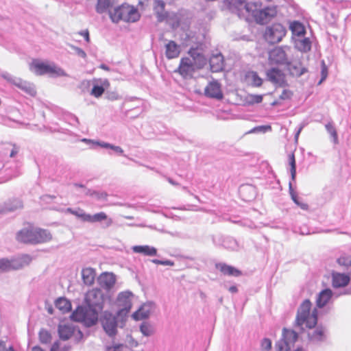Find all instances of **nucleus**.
<instances>
[{
  "label": "nucleus",
  "mask_w": 351,
  "mask_h": 351,
  "mask_svg": "<svg viewBox=\"0 0 351 351\" xmlns=\"http://www.w3.org/2000/svg\"><path fill=\"white\" fill-rule=\"evenodd\" d=\"M181 52L180 45L173 40H169L165 45V56L168 60L176 58Z\"/></svg>",
  "instance_id": "obj_24"
},
{
  "label": "nucleus",
  "mask_w": 351,
  "mask_h": 351,
  "mask_svg": "<svg viewBox=\"0 0 351 351\" xmlns=\"http://www.w3.org/2000/svg\"><path fill=\"white\" fill-rule=\"evenodd\" d=\"M261 349L264 351H269L271 348V341L268 338H264L261 343Z\"/></svg>",
  "instance_id": "obj_55"
},
{
  "label": "nucleus",
  "mask_w": 351,
  "mask_h": 351,
  "mask_svg": "<svg viewBox=\"0 0 351 351\" xmlns=\"http://www.w3.org/2000/svg\"><path fill=\"white\" fill-rule=\"evenodd\" d=\"M228 291L232 293H235L238 291L237 286L233 285L229 287Z\"/></svg>",
  "instance_id": "obj_63"
},
{
  "label": "nucleus",
  "mask_w": 351,
  "mask_h": 351,
  "mask_svg": "<svg viewBox=\"0 0 351 351\" xmlns=\"http://www.w3.org/2000/svg\"><path fill=\"white\" fill-rule=\"evenodd\" d=\"M286 32V29L282 25L274 23L266 28L264 37L269 43L276 44L282 40Z\"/></svg>",
  "instance_id": "obj_10"
},
{
  "label": "nucleus",
  "mask_w": 351,
  "mask_h": 351,
  "mask_svg": "<svg viewBox=\"0 0 351 351\" xmlns=\"http://www.w3.org/2000/svg\"><path fill=\"white\" fill-rule=\"evenodd\" d=\"M350 277L344 274L336 273L332 274V286L335 288L344 287L348 285Z\"/></svg>",
  "instance_id": "obj_31"
},
{
  "label": "nucleus",
  "mask_w": 351,
  "mask_h": 351,
  "mask_svg": "<svg viewBox=\"0 0 351 351\" xmlns=\"http://www.w3.org/2000/svg\"><path fill=\"white\" fill-rule=\"evenodd\" d=\"M104 221V227L107 228L112 225V220L108 218L107 215L104 212H100L94 215H87L86 222L95 223Z\"/></svg>",
  "instance_id": "obj_25"
},
{
  "label": "nucleus",
  "mask_w": 351,
  "mask_h": 351,
  "mask_svg": "<svg viewBox=\"0 0 351 351\" xmlns=\"http://www.w3.org/2000/svg\"><path fill=\"white\" fill-rule=\"evenodd\" d=\"M213 244L217 247L222 246L230 250H237L239 243L236 239L231 237H223L222 235L212 236Z\"/></svg>",
  "instance_id": "obj_15"
},
{
  "label": "nucleus",
  "mask_w": 351,
  "mask_h": 351,
  "mask_svg": "<svg viewBox=\"0 0 351 351\" xmlns=\"http://www.w3.org/2000/svg\"><path fill=\"white\" fill-rule=\"evenodd\" d=\"M188 53L191 58V60H193L194 62L199 66V68H203L204 66L206 60L203 53H201L198 49L191 47Z\"/></svg>",
  "instance_id": "obj_29"
},
{
  "label": "nucleus",
  "mask_w": 351,
  "mask_h": 351,
  "mask_svg": "<svg viewBox=\"0 0 351 351\" xmlns=\"http://www.w3.org/2000/svg\"><path fill=\"white\" fill-rule=\"evenodd\" d=\"M266 79L276 87H285L288 86L286 75L278 68H271L266 71Z\"/></svg>",
  "instance_id": "obj_14"
},
{
  "label": "nucleus",
  "mask_w": 351,
  "mask_h": 351,
  "mask_svg": "<svg viewBox=\"0 0 351 351\" xmlns=\"http://www.w3.org/2000/svg\"><path fill=\"white\" fill-rule=\"evenodd\" d=\"M133 293L130 291L120 292L117 298V305L119 309L117 314L118 317H121V319L127 317L128 313L132 308V298Z\"/></svg>",
  "instance_id": "obj_7"
},
{
  "label": "nucleus",
  "mask_w": 351,
  "mask_h": 351,
  "mask_svg": "<svg viewBox=\"0 0 351 351\" xmlns=\"http://www.w3.org/2000/svg\"><path fill=\"white\" fill-rule=\"evenodd\" d=\"M263 97L262 95H248L247 97V101L249 104L253 105L255 104H260L263 101Z\"/></svg>",
  "instance_id": "obj_49"
},
{
  "label": "nucleus",
  "mask_w": 351,
  "mask_h": 351,
  "mask_svg": "<svg viewBox=\"0 0 351 351\" xmlns=\"http://www.w3.org/2000/svg\"><path fill=\"white\" fill-rule=\"evenodd\" d=\"M245 78L249 85L252 87H260L262 86L263 80L259 77L258 73L254 71L247 72L245 74Z\"/></svg>",
  "instance_id": "obj_33"
},
{
  "label": "nucleus",
  "mask_w": 351,
  "mask_h": 351,
  "mask_svg": "<svg viewBox=\"0 0 351 351\" xmlns=\"http://www.w3.org/2000/svg\"><path fill=\"white\" fill-rule=\"evenodd\" d=\"M5 212H13L23 207L22 201L19 198L9 199L3 203Z\"/></svg>",
  "instance_id": "obj_35"
},
{
  "label": "nucleus",
  "mask_w": 351,
  "mask_h": 351,
  "mask_svg": "<svg viewBox=\"0 0 351 351\" xmlns=\"http://www.w3.org/2000/svg\"><path fill=\"white\" fill-rule=\"evenodd\" d=\"M210 70L213 73H217L223 70L224 66L223 56L221 53L213 55L209 60Z\"/></svg>",
  "instance_id": "obj_26"
},
{
  "label": "nucleus",
  "mask_w": 351,
  "mask_h": 351,
  "mask_svg": "<svg viewBox=\"0 0 351 351\" xmlns=\"http://www.w3.org/2000/svg\"><path fill=\"white\" fill-rule=\"evenodd\" d=\"M93 317V313H90L87 306H79L71 313V319L73 321L84 323L88 326H92L96 324H92L91 319Z\"/></svg>",
  "instance_id": "obj_13"
},
{
  "label": "nucleus",
  "mask_w": 351,
  "mask_h": 351,
  "mask_svg": "<svg viewBox=\"0 0 351 351\" xmlns=\"http://www.w3.org/2000/svg\"><path fill=\"white\" fill-rule=\"evenodd\" d=\"M118 317L117 314L113 315L109 311H104L101 317V324L106 333L110 337H112L117 335V326H118Z\"/></svg>",
  "instance_id": "obj_8"
},
{
  "label": "nucleus",
  "mask_w": 351,
  "mask_h": 351,
  "mask_svg": "<svg viewBox=\"0 0 351 351\" xmlns=\"http://www.w3.org/2000/svg\"><path fill=\"white\" fill-rule=\"evenodd\" d=\"M215 268L225 276L239 277L242 275L241 270L225 263H217Z\"/></svg>",
  "instance_id": "obj_22"
},
{
  "label": "nucleus",
  "mask_w": 351,
  "mask_h": 351,
  "mask_svg": "<svg viewBox=\"0 0 351 351\" xmlns=\"http://www.w3.org/2000/svg\"><path fill=\"white\" fill-rule=\"evenodd\" d=\"M140 331L145 337H149L154 332L153 327L146 322L140 325Z\"/></svg>",
  "instance_id": "obj_45"
},
{
  "label": "nucleus",
  "mask_w": 351,
  "mask_h": 351,
  "mask_svg": "<svg viewBox=\"0 0 351 351\" xmlns=\"http://www.w3.org/2000/svg\"><path fill=\"white\" fill-rule=\"evenodd\" d=\"M10 271L9 259L7 258H0V272Z\"/></svg>",
  "instance_id": "obj_53"
},
{
  "label": "nucleus",
  "mask_w": 351,
  "mask_h": 351,
  "mask_svg": "<svg viewBox=\"0 0 351 351\" xmlns=\"http://www.w3.org/2000/svg\"><path fill=\"white\" fill-rule=\"evenodd\" d=\"M0 76L4 79L8 83L13 85L27 95L34 97L36 95L35 86L29 82L25 81L21 78L12 75L7 71L0 73Z\"/></svg>",
  "instance_id": "obj_5"
},
{
  "label": "nucleus",
  "mask_w": 351,
  "mask_h": 351,
  "mask_svg": "<svg viewBox=\"0 0 351 351\" xmlns=\"http://www.w3.org/2000/svg\"><path fill=\"white\" fill-rule=\"evenodd\" d=\"M79 34L84 38L85 40L87 43H88L90 41L89 32L87 29L83 30V31L80 32Z\"/></svg>",
  "instance_id": "obj_60"
},
{
  "label": "nucleus",
  "mask_w": 351,
  "mask_h": 351,
  "mask_svg": "<svg viewBox=\"0 0 351 351\" xmlns=\"http://www.w3.org/2000/svg\"><path fill=\"white\" fill-rule=\"evenodd\" d=\"M293 95V93L291 90L287 89H284L281 95H280L279 98L281 100H286L291 99V96Z\"/></svg>",
  "instance_id": "obj_58"
},
{
  "label": "nucleus",
  "mask_w": 351,
  "mask_h": 351,
  "mask_svg": "<svg viewBox=\"0 0 351 351\" xmlns=\"http://www.w3.org/2000/svg\"><path fill=\"white\" fill-rule=\"evenodd\" d=\"M312 304L309 300H305L298 309L295 326L302 329L304 325L306 328H313L317 323V312L314 309L310 313Z\"/></svg>",
  "instance_id": "obj_2"
},
{
  "label": "nucleus",
  "mask_w": 351,
  "mask_h": 351,
  "mask_svg": "<svg viewBox=\"0 0 351 351\" xmlns=\"http://www.w3.org/2000/svg\"><path fill=\"white\" fill-rule=\"evenodd\" d=\"M16 239L21 243L35 245L50 241L51 239V234L47 230L27 228L18 232Z\"/></svg>",
  "instance_id": "obj_1"
},
{
  "label": "nucleus",
  "mask_w": 351,
  "mask_h": 351,
  "mask_svg": "<svg viewBox=\"0 0 351 351\" xmlns=\"http://www.w3.org/2000/svg\"><path fill=\"white\" fill-rule=\"evenodd\" d=\"M160 265H167V266H173L174 265V263L171 260H161Z\"/></svg>",
  "instance_id": "obj_62"
},
{
  "label": "nucleus",
  "mask_w": 351,
  "mask_h": 351,
  "mask_svg": "<svg viewBox=\"0 0 351 351\" xmlns=\"http://www.w3.org/2000/svg\"><path fill=\"white\" fill-rule=\"evenodd\" d=\"M116 282V276L112 273H103L99 278V283L101 286L107 289H111Z\"/></svg>",
  "instance_id": "obj_27"
},
{
  "label": "nucleus",
  "mask_w": 351,
  "mask_h": 351,
  "mask_svg": "<svg viewBox=\"0 0 351 351\" xmlns=\"http://www.w3.org/2000/svg\"><path fill=\"white\" fill-rule=\"evenodd\" d=\"M99 68H100V69H101L103 70L107 71H110V68L108 65H106V64H101L99 66Z\"/></svg>",
  "instance_id": "obj_64"
},
{
  "label": "nucleus",
  "mask_w": 351,
  "mask_h": 351,
  "mask_svg": "<svg viewBox=\"0 0 351 351\" xmlns=\"http://www.w3.org/2000/svg\"><path fill=\"white\" fill-rule=\"evenodd\" d=\"M60 339L66 341L69 339L74 333V328L70 324H59L58 329Z\"/></svg>",
  "instance_id": "obj_30"
},
{
  "label": "nucleus",
  "mask_w": 351,
  "mask_h": 351,
  "mask_svg": "<svg viewBox=\"0 0 351 351\" xmlns=\"http://www.w3.org/2000/svg\"><path fill=\"white\" fill-rule=\"evenodd\" d=\"M110 5V0H97L96 12L99 14L105 12Z\"/></svg>",
  "instance_id": "obj_43"
},
{
  "label": "nucleus",
  "mask_w": 351,
  "mask_h": 351,
  "mask_svg": "<svg viewBox=\"0 0 351 351\" xmlns=\"http://www.w3.org/2000/svg\"><path fill=\"white\" fill-rule=\"evenodd\" d=\"M66 119L68 123L71 125L77 126L80 124L78 118L73 114H69L66 116Z\"/></svg>",
  "instance_id": "obj_56"
},
{
  "label": "nucleus",
  "mask_w": 351,
  "mask_h": 351,
  "mask_svg": "<svg viewBox=\"0 0 351 351\" xmlns=\"http://www.w3.org/2000/svg\"><path fill=\"white\" fill-rule=\"evenodd\" d=\"M321 75H322V78L319 82V84L322 83V82H323L324 80H325L328 75V68H327L324 61L322 62Z\"/></svg>",
  "instance_id": "obj_57"
},
{
  "label": "nucleus",
  "mask_w": 351,
  "mask_h": 351,
  "mask_svg": "<svg viewBox=\"0 0 351 351\" xmlns=\"http://www.w3.org/2000/svg\"><path fill=\"white\" fill-rule=\"evenodd\" d=\"M32 256L29 254H22L9 259L10 270H18L28 265L32 262Z\"/></svg>",
  "instance_id": "obj_19"
},
{
  "label": "nucleus",
  "mask_w": 351,
  "mask_h": 351,
  "mask_svg": "<svg viewBox=\"0 0 351 351\" xmlns=\"http://www.w3.org/2000/svg\"><path fill=\"white\" fill-rule=\"evenodd\" d=\"M80 141L84 142V143H86L87 145H88L90 146V148H91V149H95V147L97 146L100 147V144L102 142L101 141H95V140L88 139V138H82L80 140Z\"/></svg>",
  "instance_id": "obj_54"
},
{
  "label": "nucleus",
  "mask_w": 351,
  "mask_h": 351,
  "mask_svg": "<svg viewBox=\"0 0 351 351\" xmlns=\"http://www.w3.org/2000/svg\"><path fill=\"white\" fill-rule=\"evenodd\" d=\"M271 127L270 125H259V126H256V127H254V128H252L250 132L249 133H258V132H261V133H265L268 131H271Z\"/></svg>",
  "instance_id": "obj_51"
},
{
  "label": "nucleus",
  "mask_w": 351,
  "mask_h": 351,
  "mask_svg": "<svg viewBox=\"0 0 351 351\" xmlns=\"http://www.w3.org/2000/svg\"><path fill=\"white\" fill-rule=\"evenodd\" d=\"M286 65L289 75L294 77H300L308 72V69L298 60L288 61Z\"/></svg>",
  "instance_id": "obj_17"
},
{
  "label": "nucleus",
  "mask_w": 351,
  "mask_h": 351,
  "mask_svg": "<svg viewBox=\"0 0 351 351\" xmlns=\"http://www.w3.org/2000/svg\"><path fill=\"white\" fill-rule=\"evenodd\" d=\"M82 278L86 285H92L95 279L96 273L94 269L91 267H85L82 270Z\"/></svg>",
  "instance_id": "obj_32"
},
{
  "label": "nucleus",
  "mask_w": 351,
  "mask_h": 351,
  "mask_svg": "<svg viewBox=\"0 0 351 351\" xmlns=\"http://www.w3.org/2000/svg\"><path fill=\"white\" fill-rule=\"evenodd\" d=\"M269 60L272 64H287L288 59L282 47H275L269 52Z\"/></svg>",
  "instance_id": "obj_16"
},
{
  "label": "nucleus",
  "mask_w": 351,
  "mask_h": 351,
  "mask_svg": "<svg viewBox=\"0 0 351 351\" xmlns=\"http://www.w3.org/2000/svg\"><path fill=\"white\" fill-rule=\"evenodd\" d=\"M110 18L114 23L123 21L129 23L137 21L140 15L137 9L128 4H122L109 12Z\"/></svg>",
  "instance_id": "obj_3"
},
{
  "label": "nucleus",
  "mask_w": 351,
  "mask_h": 351,
  "mask_svg": "<svg viewBox=\"0 0 351 351\" xmlns=\"http://www.w3.org/2000/svg\"><path fill=\"white\" fill-rule=\"evenodd\" d=\"M289 191L291 199L293 201V202L302 210H307L308 209V205L306 203L302 202L301 201V198L298 197V194L294 191L291 182H289Z\"/></svg>",
  "instance_id": "obj_37"
},
{
  "label": "nucleus",
  "mask_w": 351,
  "mask_h": 351,
  "mask_svg": "<svg viewBox=\"0 0 351 351\" xmlns=\"http://www.w3.org/2000/svg\"><path fill=\"white\" fill-rule=\"evenodd\" d=\"M66 213L72 214L77 217L80 218L83 221H86L87 215L82 209L77 208L73 209L71 208H67L65 210Z\"/></svg>",
  "instance_id": "obj_41"
},
{
  "label": "nucleus",
  "mask_w": 351,
  "mask_h": 351,
  "mask_svg": "<svg viewBox=\"0 0 351 351\" xmlns=\"http://www.w3.org/2000/svg\"><path fill=\"white\" fill-rule=\"evenodd\" d=\"M200 69L201 68H199V66L195 64L193 60H191L190 58L184 57L180 60L177 72L184 78L188 79L191 78L193 73Z\"/></svg>",
  "instance_id": "obj_12"
},
{
  "label": "nucleus",
  "mask_w": 351,
  "mask_h": 351,
  "mask_svg": "<svg viewBox=\"0 0 351 351\" xmlns=\"http://www.w3.org/2000/svg\"><path fill=\"white\" fill-rule=\"evenodd\" d=\"M50 351H65L60 350V343L58 341H56L51 346Z\"/></svg>",
  "instance_id": "obj_61"
},
{
  "label": "nucleus",
  "mask_w": 351,
  "mask_h": 351,
  "mask_svg": "<svg viewBox=\"0 0 351 351\" xmlns=\"http://www.w3.org/2000/svg\"><path fill=\"white\" fill-rule=\"evenodd\" d=\"M295 48L302 52H308L311 49V42L308 38H299L295 41Z\"/></svg>",
  "instance_id": "obj_38"
},
{
  "label": "nucleus",
  "mask_w": 351,
  "mask_h": 351,
  "mask_svg": "<svg viewBox=\"0 0 351 351\" xmlns=\"http://www.w3.org/2000/svg\"><path fill=\"white\" fill-rule=\"evenodd\" d=\"M289 28L293 36H303L306 34V29L304 25L298 21H293L291 22Z\"/></svg>",
  "instance_id": "obj_36"
},
{
  "label": "nucleus",
  "mask_w": 351,
  "mask_h": 351,
  "mask_svg": "<svg viewBox=\"0 0 351 351\" xmlns=\"http://www.w3.org/2000/svg\"><path fill=\"white\" fill-rule=\"evenodd\" d=\"M87 307L90 313H93V317L91 319L92 324H97L98 315L103 308L105 301V296L99 289H93L89 291L86 297Z\"/></svg>",
  "instance_id": "obj_4"
},
{
  "label": "nucleus",
  "mask_w": 351,
  "mask_h": 351,
  "mask_svg": "<svg viewBox=\"0 0 351 351\" xmlns=\"http://www.w3.org/2000/svg\"><path fill=\"white\" fill-rule=\"evenodd\" d=\"M5 124L7 125H9L10 127L20 128V127L29 125V123H25L19 121L11 120L10 119L8 120H5Z\"/></svg>",
  "instance_id": "obj_52"
},
{
  "label": "nucleus",
  "mask_w": 351,
  "mask_h": 351,
  "mask_svg": "<svg viewBox=\"0 0 351 351\" xmlns=\"http://www.w3.org/2000/svg\"><path fill=\"white\" fill-rule=\"evenodd\" d=\"M30 69L38 75H43L45 74H51L55 76H66V72L60 67L55 65H50L43 62L34 60L31 66Z\"/></svg>",
  "instance_id": "obj_6"
},
{
  "label": "nucleus",
  "mask_w": 351,
  "mask_h": 351,
  "mask_svg": "<svg viewBox=\"0 0 351 351\" xmlns=\"http://www.w3.org/2000/svg\"><path fill=\"white\" fill-rule=\"evenodd\" d=\"M325 128L327 131V132L330 135V137L332 138V142L335 145H337L339 143V138H338V134L337 130L334 125V123L332 121H329L325 125Z\"/></svg>",
  "instance_id": "obj_39"
},
{
  "label": "nucleus",
  "mask_w": 351,
  "mask_h": 351,
  "mask_svg": "<svg viewBox=\"0 0 351 351\" xmlns=\"http://www.w3.org/2000/svg\"><path fill=\"white\" fill-rule=\"evenodd\" d=\"M155 308V304L152 302H148L143 304L138 311L134 312L132 315L135 320H141L147 319L149 317L152 312Z\"/></svg>",
  "instance_id": "obj_21"
},
{
  "label": "nucleus",
  "mask_w": 351,
  "mask_h": 351,
  "mask_svg": "<svg viewBox=\"0 0 351 351\" xmlns=\"http://www.w3.org/2000/svg\"><path fill=\"white\" fill-rule=\"evenodd\" d=\"M239 193L241 195H244L245 193H250V197L245 199V201H250L255 196V189L252 185H242L239 188Z\"/></svg>",
  "instance_id": "obj_42"
},
{
  "label": "nucleus",
  "mask_w": 351,
  "mask_h": 351,
  "mask_svg": "<svg viewBox=\"0 0 351 351\" xmlns=\"http://www.w3.org/2000/svg\"><path fill=\"white\" fill-rule=\"evenodd\" d=\"M289 165L291 166L290 171L291 176V180H295L296 176V163L294 154H291L289 156Z\"/></svg>",
  "instance_id": "obj_46"
},
{
  "label": "nucleus",
  "mask_w": 351,
  "mask_h": 351,
  "mask_svg": "<svg viewBox=\"0 0 351 351\" xmlns=\"http://www.w3.org/2000/svg\"><path fill=\"white\" fill-rule=\"evenodd\" d=\"M154 11L158 22H162L168 17L165 11V3L162 0H155L154 2Z\"/></svg>",
  "instance_id": "obj_23"
},
{
  "label": "nucleus",
  "mask_w": 351,
  "mask_h": 351,
  "mask_svg": "<svg viewBox=\"0 0 351 351\" xmlns=\"http://www.w3.org/2000/svg\"><path fill=\"white\" fill-rule=\"evenodd\" d=\"M72 49L74 50L75 53L79 56L84 59L86 58V52L81 48L75 46H72Z\"/></svg>",
  "instance_id": "obj_59"
},
{
  "label": "nucleus",
  "mask_w": 351,
  "mask_h": 351,
  "mask_svg": "<svg viewBox=\"0 0 351 351\" xmlns=\"http://www.w3.org/2000/svg\"><path fill=\"white\" fill-rule=\"evenodd\" d=\"M56 306L62 311L66 313L71 310V304L69 300L64 298H60L56 301Z\"/></svg>",
  "instance_id": "obj_40"
},
{
  "label": "nucleus",
  "mask_w": 351,
  "mask_h": 351,
  "mask_svg": "<svg viewBox=\"0 0 351 351\" xmlns=\"http://www.w3.org/2000/svg\"><path fill=\"white\" fill-rule=\"evenodd\" d=\"M39 339L43 343H48L51 340V335L48 330L41 329L39 332Z\"/></svg>",
  "instance_id": "obj_47"
},
{
  "label": "nucleus",
  "mask_w": 351,
  "mask_h": 351,
  "mask_svg": "<svg viewBox=\"0 0 351 351\" xmlns=\"http://www.w3.org/2000/svg\"><path fill=\"white\" fill-rule=\"evenodd\" d=\"M204 94L207 97L221 99L223 93L221 84L217 81L210 82L204 89Z\"/></svg>",
  "instance_id": "obj_18"
},
{
  "label": "nucleus",
  "mask_w": 351,
  "mask_h": 351,
  "mask_svg": "<svg viewBox=\"0 0 351 351\" xmlns=\"http://www.w3.org/2000/svg\"><path fill=\"white\" fill-rule=\"evenodd\" d=\"M337 261L339 265L348 268L351 266V256L343 254L337 258Z\"/></svg>",
  "instance_id": "obj_48"
},
{
  "label": "nucleus",
  "mask_w": 351,
  "mask_h": 351,
  "mask_svg": "<svg viewBox=\"0 0 351 351\" xmlns=\"http://www.w3.org/2000/svg\"><path fill=\"white\" fill-rule=\"evenodd\" d=\"M229 10L237 14L239 16L243 14V10H245L248 14L252 10V8L253 6H256L258 3L254 2V0H252L249 2H245L243 0H225Z\"/></svg>",
  "instance_id": "obj_11"
},
{
  "label": "nucleus",
  "mask_w": 351,
  "mask_h": 351,
  "mask_svg": "<svg viewBox=\"0 0 351 351\" xmlns=\"http://www.w3.org/2000/svg\"><path fill=\"white\" fill-rule=\"evenodd\" d=\"M100 147L104 149H110L118 155H123V149L120 146L103 141L100 144Z\"/></svg>",
  "instance_id": "obj_44"
},
{
  "label": "nucleus",
  "mask_w": 351,
  "mask_h": 351,
  "mask_svg": "<svg viewBox=\"0 0 351 351\" xmlns=\"http://www.w3.org/2000/svg\"><path fill=\"white\" fill-rule=\"evenodd\" d=\"M332 296V292L330 289H325L322 290L317 298V306L319 308H322L329 302Z\"/></svg>",
  "instance_id": "obj_34"
},
{
  "label": "nucleus",
  "mask_w": 351,
  "mask_h": 351,
  "mask_svg": "<svg viewBox=\"0 0 351 351\" xmlns=\"http://www.w3.org/2000/svg\"><path fill=\"white\" fill-rule=\"evenodd\" d=\"M132 250L134 253L141 254L147 256H154L157 255V249L153 246L145 245H134Z\"/></svg>",
  "instance_id": "obj_28"
},
{
  "label": "nucleus",
  "mask_w": 351,
  "mask_h": 351,
  "mask_svg": "<svg viewBox=\"0 0 351 351\" xmlns=\"http://www.w3.org/2000/svg\"><path fill=\"white\" fill-rule=\"evenodd\" d=\"M308 339L313 343H321L325 341L328 337L326 327L322 325L317 326L312 332L308 334Z\"/></svg>",
  "instance_id": "obj_20"
},
{
  "label": "nucleus",
  "mask_w": 351,
  "mask_h": 351,
  "mask_svg": "<svg viewBox=\"0 0 351 351\" xmlns=\"http://www.w3.org/2000/svg\"><path fill=\"white\" fill-rule=\"evenodd\" d=\"M104 90H105V88H104V86L102 85L96 84L93 85L90 94L93 96L98 98L103 95V93H104Z\"/></svg>",
  "instance_id": "obj_50"
},
{
  "label": "nucleus",
  "mask_w": 351,
  "mask_h": 351,
  "mask_svg": "<svg viewBox=\"0 0 351 351\" xmlns=\"http://www.w3.org/2000/svg\"><path fill=\"white\" fill-rule=\"evenodd\" d=\"M298 335L293 330L284 328L282 338L276 343V348L278 351H291V346L297 341Z\"/></svg>",
  "instance_id": "obj_9"
}]
</instances>
